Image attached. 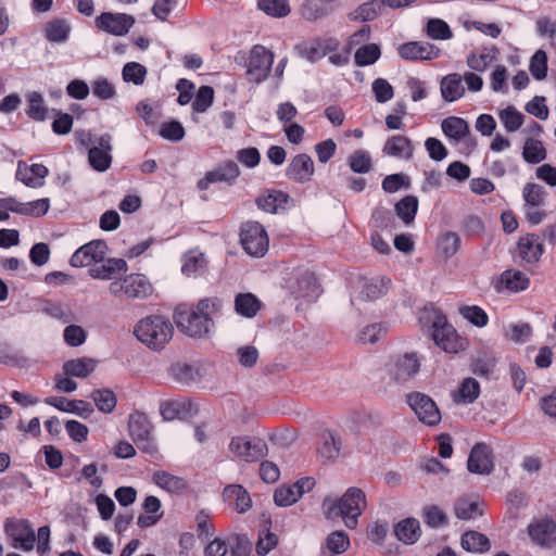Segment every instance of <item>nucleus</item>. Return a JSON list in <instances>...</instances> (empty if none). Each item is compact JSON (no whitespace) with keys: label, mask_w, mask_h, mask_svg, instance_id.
<instances>
[{"label":"nucleus","mask_w":556,"mask_h":556,"mask_svg":"<svg viewBox=\"0 0 556 556\" xmlns=\"http://www.w3.org/2000/svg\"><path fill=\"white\" fill-rule=\"evenodd\" d=\"M71 27L66 21L53 20L46 25V37L51 42H64L70 35Z\"/></svg>","instance_id":"obj_49"},{"label":"nucleus","mask_w":556,"mask_h":556,"mask_svg":"<svg viewBox=\"0 0 556 556\" xmlns=\"http://www.w3.org/2000/svg\"><path fill=\"white\" fill-rule=\"evenodd\" d=\"M274 54L263 46H255L251 50L247 74L254 83L265 80L270 72Z\"/></svg>","instance_id":"obj_10"},{"label":"nucleus","mask_w":556,"mask_h":556,"mask_svg":"<svg viewBox=\"0 0 556 556\" xmlns=\"http://www.w3.org/2000/svg\"><path fill=\"white\" fill-rule=\"evenodd\" d=\"M501 282L510 291L519 292L529 286V278L520 270L507 269L501 275Z\"/></svg>","instance_id":"obj_46"},{"label":"nucleus","mask_w":556,"mask_h":556,"mask_svg":"<svg viewBox=\"0 0 556 556\" xmlns=\"http://www.w3.org/2000/svg\"><path fill=\"white\" fill-rule=\"evenodd\" d=\"M380 56V48L376 43L365 45L356 50L355 63L358 66H367L374 64Z\"/></svg>","instance_id":"obj_56"},{"label":"nucleus","mask_w":556,"mask_h":556,"mask_svg":"<svg viewBox=\"0 0 556 556\" xmlns=\"http://www.w3.org/2000/svg\"><path fill=\"white\" fill-rule=\"evenodd\" d=\"M206 265V260L202 253L189 252L182 257L181 271L186 276H192L201 271Z\"/></svg>","instance_id":"obj_53"},{"label":"nucleus","mask_w":556,"mask_h":556,"mask_svg":"<svg viewBox=\"0 0 556 556\" xmlns=\"http://www.w3.org/2000/svg\"><path fill=\"white\" fill-rule=\"evenodd\" d=\"M111 140L112 137L109 134L97 137L88 151L89 164L97 172H105L111 166Z\"/></svg>","instance_id":"obj_15"},{"label":"nucleus","mask_w":556,"mask_h":556,"mask_svg":"<svg viewBox=\"0 0 556 556\" xmlns=\"http://www.w3.org/2000/svg\"><path fill=\"white\" fill-rule=\"evenodd\" d=\"M332 2H324L321 0H307L302 7V15L308 21H316L327 16L331 11Z\"/></svg>","instance_id":"obj_45"},{"label":"nucleus","mask_w":556,"mask_h":556,"mask_svg":"<svg viewBox=\"0 0 556 556\" xmlns=\"http://www.w3.org/2000/svg\"><path fill=\"white\" fill-rule=\"evenodd\" d=\"M525 206H541L545 203L546 191L541 185L527 184L522 189Z\"/></svg>","instance_id":"obj_51"},{"label":"nucleus","mask_w":556,"mask_h":556,"mask_svg":"<svg viewBox=\"0 0 556 556\" xmlns=\"http://www.w3.org/2000/svg\"><path fill=\"white\" fill-rule=\"evenodd\" d=\"M50 207L48 198L38 199L31 202H18L15 199V213L26 216L40 217L47 214Z\"/></svg>","instance_id":"obj_41"},{"label":"nucleus","mask_w":556,"mask_h":556,"mask_svg":"<svg viewBox=\"0 0 556 556\" xmlns=\"http://www.w3.org/2000/svg\"><path fill=\"white\" fill-rule=\"evenodd\" d=\"M462 547L470 553H484L491 547L489 539L478 531H467L462 535Z\"/></svg>","instance_id":"obj_37"},{"label":"nucleus","mask_w":556,"mask_h":556,"mask_svg":"<svg viewBox=\"0 0 556 556\" xmlns=\"http://www.w3.org/2000/svg\"><path fill=\"white\" fill-rule=\"evenodd\" d=\"M45 403L61 412L75 414L81 418H89L93 413L90 403L83 400H67L63 396H49L45 399Z\"/></svg>","instance_id":"obj_23"},{"label":"nucleus","mask_w":556,"mask_h":556,"mask_svg":"<svg viewBox=\"0 0 556 556\" xmlns=\"http://www.w3.org/2000/svg\"><path fill=\"white\" fill-rule=\"evenodd\" d=\"M287 287L296 295L303 298H314L318 293V286L313 274L303 271L294 278L287 280Z\"/></svg>","instance_id":"obj_26"},{"label":"nucleus","mask_w":556,"mask_h":556,"mask_svg":"<svg viewBox=\"0 0 556 556\" xmlns=\"http://www.w3.org/2000/svg\"><path fill=\"white\" fill-rule=\"evenodd\" d=\"M64 341L70 346H79L85 343L87 332L78 325H70L64 329Z\"/></svg>","instance_id":"obj_64"},{"label":"nucleus","mask_w":556,"mask_h":556,"mask_svg":"<svg viewBox=\"0 0 556 556\" xmlns=\"http://www.w3.org/2000/svg\"><path fill=\"white\" fill-rule=\"evenodd\" d=\"M498 118L507 132L518 131L525 122V116L515 106L508 105L498 111Z\"/></svg>","instance_id":"obj_42"},{"label":"nucleus","mask_w":556,"mask_h":556,"mask_svg":"<svg viewBox=\"0 0 556 556\" xmlns=\"http://www.w3.org/2000/svg\"><path fill=\"white\" fill-rule=\"evenodd\" d=\"M229 451L241 460L256 462L265 455L266 443L258 438L233 437L229 442Z\"/></svg>","instance_id":"obj_9"},{"label":"nucleus","mask_w":556,"mask_h":556,"mask_svg":"<svg viewBox=\"0 0 556 556\" xmlns=\"http://www.w3.org/2000/svg\"><path fill=\"white\" fill-rule=\"evenodd\" d=\"M349 165L354 173H367L371 167L370 156L367 152L358 150L349 157Z\"/></svg>","instance_id":"obj_61"},{"label":"nucleus","mask_w":556,"mask_h":556,"mask_svg":"<svg viewBox=\"0 0 556 556\" xmlns=\"http://www.w3.org/2000/svg\"><path fill=\"white\" fill-rule=\"evenodd\" d=\"M240 243L253 257H263L268 251L269 239L265 227L255 220H248L240 228Z\"/></svg>","instance_id":"obj_5"},{"label":"nucleus","mask_w":556,"mask_h":556,"mask_svg":"<svg viewBox=\"0 0 556 556\" xmlns=\"http://www.w3.org/2000/svg\"><path fill=\"white\" fill-rule=\"evenodd\" d=\"M224 498L235 505L238 513L250 509L252 502L245 489L239 484H230L223 492Z\"/></svg>","instance_id":"obj_32"},{"label":"nucleus","mask_w":556,"mask_h":556,"mask_svg":"<svg viewBox=\"0 0 556 556\" xmlns=\"http://www.w3.org/2000/svg\"><path fill=\"white\" fill-rule=\"evenodd\" d=\"M459 249V237L455 232H446L439 238L438 251L448 258L456 254Z\"/></svg>","instance_id":"obj_59"},{"label":"nucleus","mask_w":556,"mask_h":556,"mask_svg":"<svg viewBox=\"0 0 556 556\" xmlns=\"http://www.w3.org/2000/svg\"><path fill=\"white\" fill-rule=\"evenodd\" d=\"M4 530L13 541V547L29 552L34 548L36 542L35 531L29 521L24 519L8 520Z\"/></svg>","instance_id":"obj_11"},{"label":"nucleus","mask_w":556,"mask_h":556,"mask_svg":"<svg viewBox=\"0 0 556 556\" xmlns=\"http://www.w3.org/2000/svg\"><path fill=\"white\" fill-rule=\"evenodd\" d=\"M517 250L518 256L522 262L533 264L541 258L544 252V244L539 236L527 233L519 238Z\"/></svg>","instance_id":"obj_22"},{"label":"nucleus","mask_w":556,"mask_h":556,"mask_svg":"<svg viewBox=\"0 0 556 556\" xmlns=\"http://www.w3.org/2000/svg\"><path fill=\"white\" fill-rule=\"evenodd\" d=\"M91 399L97 408L103 414H110L116 407L117 399L113 391L109 389L94 390Z\"/></svg>","instance_id":"obj_48"},{"label":"nucleus","mask_w":556,"mask_h":556,"mask_svg":"<svg viewBox=\"0 0 556 556\" xmlns=\"http://www.w3.org/2000/svg\"><path fill=\"white\" fill-rule=\"evenodd\" d=\"M419 368L420 358L415 352L394 355L387 365L389 376L397 382L410 380L419 371Z\"/></svg>","instance_id":"obj_7"},{"label":"nucleus","mask_w":556,"mask_h":556,"mask_svg":"<svg viewBox=\"0 0 556 556\" xmlns=\"http://www.w3.org/2000/svg\"><path fill=\"white\" fill-rule=\"evenodd\" d=\"M127 264L122 258H109L101 266H96L89 270V275L94 279L111 280L117 273L126 271Z\"/></svg>","instance_id":"obj_35"},{"label":"nucleus","mask_w":556,"mask_h":556,"mask_svg":"<svg viewBox=\"0 0 556 556\" xmlns=\"http://www.w3.org/2000/svg\"><path fill=\"white\" fill-rule=\"evenodd\" d=\"M98 362L91 357H77L66 361L62 370L65 376L86 379L96 369Z\"/></svg>","instance_id":"obj_27"},{"label":"nucleus","mask_w":556,"mask_h":556,"mask_svg":"<svg viewBox=\"0 0 556 556\" xmlns=\"http://www.w3.org/2000/svg\"><path fill=\"white\" fill-rule=\"evenodd\" d=\"M418 208V200L416 197L407 195L403 198L396 205L395 211L397 216L405 223L410 224Z\"/></svg>","instance_id":"obj_52"},{"label":"nucleus","mask_w":556,"mask_h":556,"mask_svg":"<svg viewBox=\"0 0 556 556\" xmlns=\"http://www.w3.org/2000/svg\"><path fill=\"white\" fill-rule=\"evenodd\" d=\"M48 173V168L42 164L28 165L25 162H18L16 178L30 188H40L45 185Z\"/></svg>","instance_id":"obj_24"},{"label":"nucleus","mask_w":556,"mask_h":556,"mask_svg":"<svg viewBox=\"0 0 556 556\" xmlns=\"http://www.w3.org/2000/svg\"><path fill=\"white\" fill-rule=\"evenodd\" d=\"M492 451L489 445L484 443H477L472 446L468 462L467 469L476 475H490L493 470Z\"/></svg>","instance_id":"obj_18"},{"label":"nucleus","mask_w":556,"mask_h":556,"mask_svg":"<svg viewBox=\"0 0 556 556\" xmlns=\"http://www.w3.org/2000/svg\"><path fill=\"white\" fill-rule=\"evenodd\" d=\"M341 444V440L338 435L333 432L326 431L320 435L317 453L325 460L334 459L339 456Z\"/></svg>","instance_id":"obj_34"},{"label":"nucleus","mask_w":556,"mask_h":556,"mask_svg":"<svg viewBox=\"0 0 556 556\" xmlns=\"http://www.w3.org/2000/svg\"><path fill=\"white\" fill-rule=\"evenodd\" d=\"M26 114L35 121H43L47 115V106L41 93L31 91L27 94Z\"/></svg>","instance_id":"obj_47"},{"label":"nucleus","mask_w":556,"mask_h":556,"mask_svg":"<svg viewBox=\"0 0 556 556\" xmlns=\"http://www.w3.org/2000/svg\"><path fill=\"white\" fill-rule=\"evenodd\" d=\"M394 534L399 541L412 545L416 543L421 535L420 523L415 518L403 519L394 526Z\"/></svg>","instance_id":"obj_28"},{"label":"nucleus","mask_w":556,"mask_h":556,"mask_svg":"<svg viewBox=\"0 0 556 556\" xmlns=\"http://www.w3.org/2000/svg\"><path fill=\"white\" fill-rule=\"evenodd\" d=\"M257 7L267 15L274 17H285L290 13L287 0H260Z\"/></svg>","instance_id":"obj_55"},{"label":"nucleus","mask_w":556,"mask_h":556,"mask_svg":"<svg viewBox=\"0 0 556 556\" xmlns=\"http://www.w3.org/2000/svg\"><path fill=\"white\" fill-rule=\"evenodd\" d=\"M326 546L333 555L342 554L350 546L349 536L343 531H334L327 536Z\"/></svg>","instance_id":"obj_58"},{"label":"nucleus","mask_w":556,"mask_h":556,"mask_svg":"<svg viewBox=\"0 0 556 556\" xmlns=\"http://www.w3.org/2000/svg\"><path fill=\"white\" fill-rule=\"evenodd\" d=\"M389 283L390 280L383 277H375L365 280L359 294L353 300V304L361 309L362 304L384 296L388 292Z\"/></svg>","instance_id":"obj_20"},{"label":"nucleus","mask_w":556,"mask_h":556,"mask_svg":"<svg viewBox=\"0 0 556 556\" xmlns=\"http://www.w3.org/2000/svg\"><path fill=\"white\" fill-rule=\"evenodd\" d=\"M153 482L169 493H181L187 486L184 478L172 475L164 470H157L152 476Z\"/></svg>","instance_id":"obj_33"},{"label":"nucleus","mask_w":556,"mask_h":556,"mask_svg":"<svg viewBox=\"0 0 556 556\" xmlns=\"http://www.w3.org/2000/svg\"><path fill=\"white\" fill-rule=\"evenodd\" d=\"M147 68L137 62H128L123 67V79L126 83H131L136 86H141L147 77Z\"/></svg>","instance_id":"obj_50"},{"label":"nucleus","mask_w":556,"mask_h":556,"mask_svg":"<svg viewBox=\"0 0 556 556\" xmlns=\"http://www.w3.org/2000/svg\"><path fill=\"white\" fill-rule=\"evenodd\" d=\"M128 430L134 442L141 451L149 454L156 451L151 437L152 426L144 414H131L128 420Z\"/></svg>","instance_id":"obj_8"},{"label":"nucleus","mask_w":556,"mask_h":556,"mask_svg":"<svg viewBox=\"0 0 556 556\" xmlns=\"http://www.w3.org/2000/svg\"><path fill=\"white\" fill-rule=\"evenodd\" d=\"M399 55L408 61L434 60L439 58L440 49L428 42H406L397 48Z\"/></svg>","instance_id":"obj_21"},{"label":"nucleus","mask_w":556,"mask_h":556,"mask_svg":"<svg viewBox=\"0 0 556 556\" xmlns=\"http://www.w3.org/2000/svg\"><path fill=\"white\" fill-rule=\"evenodd\" d=\"M424 30L433 40H450L453 37L450 25L441 18H429Z\"/></svg>","instance_id":"obj_43"},{"label":"nucleus","mask_w":556,"mask_h":556,"mask_svg":"<svg viewBox=\"0 0 556 556\" xmlns=\"http://www.w3.org/2000/svg\"><path fill=\"white\" fill-rule=\"evenodd\" d=\"M454 511L456 517L463 520L472 519L482 514L478 500L472 497L459 498L455 503Z\"/></svg>","instance_id":"obj_44"},{"label":"nucleus","mask_w":556,"mask_h":556,"mask_svg":"<svg viewBox=\"0 0 556 556\" xmlns=\"http://www.w3.org/2000/svg\"><path fill=\"white\" fill-rule=\"evenodd\" d=\"M407 403L421 422L434 426L441 420V413L437 404L428 395L418 392L412 393L407 396Z\"/></svg>","instance_id":"obj_12"},{"label":"nucleus","mask_w":556,"mask_h":556,"mask_svg":"<svg viewBox=\"0 0 556 556\" xmlns=\"http://www.w3.org/2000/svg\"><path fill=\"white\" fill-rule=\"evenodd\" d=\"M495 48H483L479 52H471L466 60L467 66L476 72H484L495 60Z\"/></svg>","instance_id":"obj_38"},{"label":"nucleus","mask_w":556,"mask_h":556,"mask_svg":"<svg viewBox=\"0 0 556 556\" xmlns=\"http://www.w3.org/2000/svg\"><path fill=\"white\" fill-rule=\"evenodd\" d=\"M169 376L178 383L190 384L201 379V369L197 366L176 363L169 367Z\"/></svg>","instance_id":"obj_31"},{"label":"nucleus","mask_w":556,"mask_h":556,"mask_svg":"<svg viewBox=\"0 0 556 556\" xmlns=\"http://www.w3.org/2000/svg\"><path fill=\"white\" fill-rule=\"evenodd\" d=\"M135 24V17L126 13L104 12L96 18V26L114 36H125Z\"/></svg>","instance_id":"obj_13"},{"label":"nucleus","mask_w":556,"mask_h":556,"mask_svg":"<svg viewBox=\"0 0 556 556\" xmlns=\"http://www.w3.org/2000/svg\"><path fill=\"white\" fill-rule=\"evenodd\" d=\"M442 98L447 102L460 99L465 93L463 78L459 74H448L442 78L440 84Z\"/></svg>","instance_id":"obj_29"},{"label":"nucleus","mask_w":556,"mask_h":556,"mask_svg":"<svg viewBox=\"0 0 556 556\" xmlns=\"http://www.w3.org/2000/svg\"><path fill=\"white\" fill-rule=\"evenodd\" d=\"M114 296H126L130 300H144L153 294L154 288L148 277L142 274H130L123 279L114 280L109 286Z\"/></svg>","instance_id":"obj_4"},{"label":"nucleus","mask_w":556,"mask_h":556,"mask_svg":"<svg viewBox=\"0 0 556 556\" xmlns=\"http://www.w3.org/2000/svg\"><path fill=\"white\" fill-rule=\"evenodd\" d=\"M315 485L313 478L306 477L298 480L292 485H282L274 493V501L280 507H288L296 503L305 493Z\"/></svg>","instance_id":"obj_16"},{"label":"nucleus","mask_w":556,"mask_h":556,"mask_svg":"<svg viewBox=\"0 0 556 556\" xmlns=\"http://www.w3.org/2000/svg\"><path fill=\"white\" fill-rule=\"evenodd\" d=\"M529 71L536 80L547 75V55L544 50H538L530 59Z\"/></svg>","instance_id":"obj_57"},{"label":"nucleus","mask_w":556,"mask_h":556,"mask_svg":"<svg viewBox=\"0 0 556 556\" xmlns=\"http://www.w3.org/2000/svg\"><path fill=\"white\" fill-rule=\"evenodd\" d=\"M214 101V90L210 86L199 88L195 100L192 104L193 110L199 113L205 112Z\"/></svg>","instance_id":"obj_60"},{"label":"nucleus","mask_w":556,"mask_h":556,"mask_svg":"<svg viewBox=\"0 0 556 556\" xmlns=\"http://www.w3.org/2000/svg\"><path fill=\"white\" fill-rule=\"evenodd\" d=\"M256 205L265 213L279 214L293 206V200L282 191L268 190L256 199Z\"/></svg>","instance_id":"obj_19"},{"label":"nucleus","mask_w":556,"mask_h":556,"mask_svg":"<svg viewBox=\"0 0 556 556\" xmlns=\"http://www.w3.org/2000/svg\"><path fill=\"white\" fill-rule=\"evenodd\" d=\"M218 300L203 299L194 308H176L174 320L177 327L189 337L204 338L214 328L212 316L218 311Z\"/></svg>","instance_id":"obj_1"},{"label":"nucleus","mask_w":556,"mask_h":556,"mask_svg":"<svg viewBox=\"0 0 556 556\" xmlns=\"http://www.w3.org/2000/svg\"><path fill=\"white\" fill-rule=\"evenodd\" d=\"M134 334L150 350L160 351L172 340L174 327L164 316L150 315L136 324Z\"/></svg>","instance_id":"obj_3"},{"label":"nucleus","mask_w":556,"mask_h":556,"mask_svg":"<svg viewBox=\"0 0 556 556\" xmlns=\"http://www.w3.org/2000/svg\"><path fill=\"white\" fill-rule=\"evenodd\" d=\"M287 175L294 181L304 184L312 179L314 175V163L309 155H295L287 169Z\"/></svg>","instance_id":"obj_25"},{"label":"nucleus","mask_w":556,"mask_h":556,"mask_svg":"<svg viewBox=\"0 0 556 556\" xmlns=\"http://www.w3.org/2000/svg\"><path fill=\"white\" fill-rule=\"evenodd\" d=\"M106 243L102 240H92L78 250L72 255L70 264L73 267H86L93 263H101L106 256Z\"/></svg>","instance_id":"obj_14"},{"label":"nucleus","mask_w":556,"mask_h":556,"mask_svg":"<svg viewBox=\"0 0 556 556\" xmlns=\"http://www.w3.org/2000/svg\"><path fill=\"white\" fill-rule=\"evenodd\" d=\"M522 156L528 163H540L546 157V150L542 142L535 139H528L525 142Z\"/></svg>","instance_id":"obj_54"},{"label":"nucleus","mask_w":556,"mask_h":556,"mask_svg":"<svg viewBox=\"0 0 556 556\" xmlns=\"http://www.w3.org/2000/svg\"><path fill=\"white\" fill-rule=\"evenodd\" d=\"M531 541L542 547H552L556 543V522L549 518L533 520L528 526Z\"/></svg>","instance_id":"obj_17"},{"label":"nucleus","mask_w":556,"mask_h":556,"mask_svg":"<svg viewBox=\"0 0 556 556\" xmlns=\"http://www.w3.org/2000/svg\"><path fill=\"white\" fill-rule=\"evenodd\" d=\"M261 307V301L252 293H239L235 299V309L243 317H254Z\"/></svg>","instance_id":"obj_36"},{"label":"nucleus","mask_w":556,"mask_h":556,"mask_svg":"<svg viewBox=\"0 0 556 556\" xmlns=\"http://www.w3.org/2000/svg\"><path fill=\"white\" fill-rule=\"evenodd\" d=\"M366 505L365 493L361 489L350 488L340 498L326 497L321 508L327 519L341 517L349 529H354Z\"/></svg>","instance_id":"obj_2"},{"label":"nucleus","mask_w":556,"mask_h":556,"mask_svg":"<svg viewBox=\"0 0 556 556\" xmlns=\"http://www.w3.org/2000/svg\"><path fill=\"white\" fill-rule=\"evenodd\" d=\"M480 394V384L473 378H465L458 391L454 394V401L458 404H471Z\"/></svg>","instance_id":"obj_40"},{"label":"nucleus","mask_w":556,"mask_h":556,"mask_svg":"<svg viewBox=\"0 0 556 556\" xmlns=\"http://www.w3.org/2000/svg\"><path fill=\"white\" fill-rule=\"evenodd\" d=\"M413 146L408 138L404 136H393L389 138L383 147V153L389 156L409 160L413 156Z\"/></svg>","instance_id":"obj_30"},{"label":"nucleus","mask_w":556,"mask_h":556,"mask_svg":"<svg viewBox=\"0 0 556 556\" xmlns=\"http://www.w3.org/2000/svg\"><path fill=\"white\" fill-rule=\"evenodd\" d=\"M441 127L444 135L455 141H459L469 135L468 123L460 117H447L443 119Z\"/></svg>","instance_id":"obj_39"},{"label":"nucleus","mask_w":556,"mask_h":556,"mask_svg":"<svg viewBox=\"0 0 556 556\" xmlns=\"http://www.w3.org/2000/svg\"><path fill=\"white\" fill-rule=\"evenodd\" d=\"M459 312L465 319L477 327H484L489 321L486 313L479 306H464Z\"/></svg>","instance_id":"obj_63"},{"label":"nucleus","mask_w":556,"mask_h":556,"mask_svg":"<svg viewBox=\"0 0 556 556\" xmlns=\"http://www.w3.org/2000/svg\"><path fill=\"white\" fill-rule=\"evenodd\" d=\"M160 136L169 141H180L185 136V128L177 121L163 123L160 128Z\"/></svg>","instance_id":"obj_62"},{"label":"nucleus","mask_w":556,"mask_h":556,"mask_svg":"<svg viewBox=\"0 0 556 556\" xmlns=\"http://www.w3.org/2000/svg\"><path fill=\"white\" fill-rule=\"evenodd\" d=\"M432 338L435 344L446 353H458L467 346L466 339L462 338L444 317H437L434 320Z\"/></svg>","instance_id":"obj_6"}]
</instances>
